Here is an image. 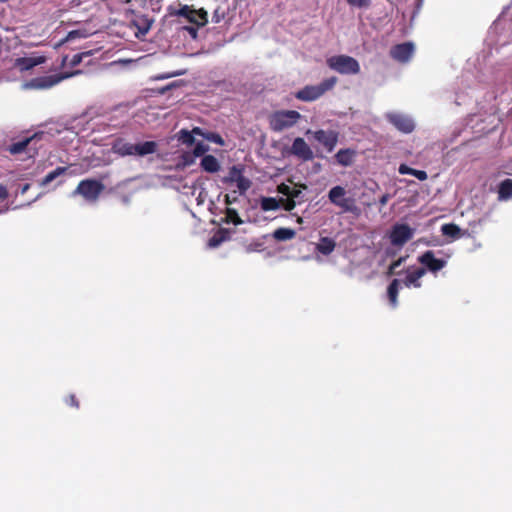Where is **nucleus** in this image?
<instances>
[{
    "label": "nucleus",
    "mask_w": 512,
    "mask_h": 512,
    "mask_svg": "<svg viewBox=\"0 0 512 512\" xmlns=\"http://www.w3.org/2000/svg\"><path fill=\"white\" fill-rule=\"evenodd\" d=\"M414 230L407 224H395L390 232V242L394 246H403L412 239Z\"/></svg>",
    "instance_id": "nucleus-8"
},
{
    "label": "nucleus",
    "mask_w": 512,
    "mask_h": 512,
    "mask_svg": "<svg viewBox=\"0 0 512 512\" xmlns=\"http://www.w3.org/2000/svg\"><path fill=\"white\" fill-rule=\"evenodd\" d=\"M390 197H391V196H390V194H388V193L383 194V195L380 197V199H379V204H380V206H381V207H384V206L388 203V201H389Z\"/></svg>",
    "instance_id": "nucleus-45"
},
{
    "label": "nucleus",
    "mask_w": 512,
    "mask_h": 512,
    "mask_svg": "<svg viewBox=\"0 0 512 512\" xmlns=\"http://www.w3.org/2000/svg\"><path fill=\"white\" fill-rule=\"evenodd\" d=\"M191 132L193 133V136H194V135H199V136L204 137V135H206V133H204V132L202 131V129H201V128H199V127H195V128H193Z\"/></svg>",
    "instance_id": "nucleus-49"
},
{
    "label": "nucleus",
    "mask_w": 512,
    "mask_h": 512,
    "mask_svg": "<svg viewBox=\"0 0 512 512\" xmlns=\"http://www.w3.org/2000/svg\"><path fill=\"white\" fill-rule=\"evenodd\" d=\"M301 118V114L295 110H279L273 112L269 117V126L274 132L293 127Z\"/></svg>",
    "instance_id": "nucleus-3"
},
{
    "label": "nucleus",
    "mask_w": 512,
    "mask_h": 512,
    "mask_svg": "<svg viewBox=\"0 0 512 512\" xmlns=\"http://www.w3.org/2000/svg\"><path fill=\"white\" fill-rule=\"evenodd\" d=\"M355 151L352 149H341L335 154L336 162L342 166H350L353 163Z\"/></svg>",
    "instance_id": "nucleus-18"
},
{
    "label": "nucleus",
    "mask_w": 512,
    "mask_h": 512,
    "mask_svg": "<svg viewBox=\"0 0 512 512\" xmlns=\"http://www.w3.org/2000/svg\"><path fill=\"white\" fill-rule=\"evenodd\" d=\"M400 281L394 279L391 281L387 288V296L392 307H396L398 304V293H399Z\"/></svg>",
    "instance_id": "nucleus-20"
},
{
    "label": "nucleus",
    "mask_w": 512,
    "mask_h": 512,
    "mask_svg": "<svg viewBox=\"0 0 512 512\" xmlns=\"http://www.w3.org/2000/svg\"><path fill=\"white\" fill-rule=\"evenodd\" d=\"M79 73L80 71H75L71 73H58L53 75L40 76L31 79L27 86L33 89H48L60 83L62 80Z\"/></svg>",
    "instance_id": "nucleus-7"
},
{
    "label": "nucleus",
    "mask_w": 512,
    "mask_h": 512,
    "mask_svg": "<svg viewBox=\"0 0 512 512\" xmlns=\"http://www.w3.org/2000/svg\"><path fill=\"white\" fill-rule=\"evenodd\" d=\"M225 234V231L220 230L217 234H215L209 239V246L213 248L219 246L223 241H225Z\"/></svg>",
    "instance_id": "nucleus-31"
},
{
    "label": "nucleus",
    "mask_w": 512,
    "mask_h": 512,
    "mask_svg": "<svg viewBox=\"0 0 512 512\" xmlns=\"http://www.w3.org/2000/svg\"><path fill=\"white\" fill-rule=\"evenodd\" d=\"M212 19H213V21H214V22H216V23H218V22L220 21V18H219V16L217 15V11H215V13H214V15H213V18H212Z\"/></svg>",
    "instance_id": "nucleus-52"
},
{
    "label": "nucleus",
    "mask_w": 512,
    "mask_h": 512,
    "mask_svg": "<svg viewBox=\"0 0 512 512\" xmlns=\"http://www.w3.org/2000/svg\"><path fill=\"white\" fill-rule=\"evenodd\" d=\"M414 54V45L411 42H405L394 45L390 49V56L401 63L408 62Z\"/></svg>",
    "instance_id": "nucleus-11"
},
{
    "label": "nucleus",
    "mask_w": 512,
    "mask_h": 512,
    "mask_svg": "<svg viewBox=\"0 0 512 512\" xmlns=\"http://www.w3.org/2000/svg\"><path fill=\"white\" fill-rule=\"evenodd\" d=\"M440 255H445V258H436L435 252L427 250L418 257V262L423 265V268L435 274L442 270L447 265V260L451 257V253H444L443 251L437 252Z\"/></svg>",
    "instance_id": "nucleus-6"
},
{
    "label": "nucleus",
    "mask_w": 512,
    "mask_h": 512,
    "mask_svg": "<svg viewBox=\"0 0 512 512\" xmlns=\"http://www.w3.org/2000/svg\"><path fill=\"white\" fill-rule=\"evenodd\" d=\"M413 168L409 167L408 165L406 164H401L398 168V172L401 174V175H411V172H412Z\"/></svg>",
    "instance_id": "nucleus-44"
},
{
    "label": "nucleus",
    "mask_w": 512,
    "mask_h": 512,
    "mask_svg": "<svg viewBox=\"0 0 512 512\" xmlns=\"http://www.w3.org/2000/svg\"><path fill=\"white\" fill-rule=\"evenodd\" d=\"M319 96L320 86H306L295 94V97L302 101H312Z\"/></svg>",
    "instance_id": "nucleus-15"
},
{
    "label": "nucleus",
    "mask_w": 512,
    "mask_h": 512,
    "mask_svg": "<svg viewBox=\"0 0 512 512\" xmlns=\"http://www.w3.org/2000/svg\"><path fill=\"white\" fill-rule=\"evenodd\" d=\"M178 140L187 146H191L195 143V138L191 131L182 129L178 133Z\"/></svg>",
    "instance_id": "nucleus-27"
},
{
    "label": "nucleus",
    "mask_w": 512,
    "mask_h": 512,
    "mask_svg": "<svg viewBox=\"0 0 512 512\" xmlns=\"http://www.w3.org/2000/svg\"><path fill=\"white\" fill-rule=\"evenodd\" d=\"M104 189L105 186L102 182L95 179H84L78 183L74 193L81 195L89 202H95Z\"/></svg>",
    "instance_id": "nucleus-5"
},
{
    "label": "nucleus",
    "mask_w": 512,
    "mask_h": 512,
    "mask_svg": "<svg viewBox=\"0 0 512 512\" xmlns=\"http://www.w3.org/2000/svg\"><path fill=\"white\" fill-rule=\"evenodd\" d=\"M38 138H39V135L38 134H34L31 137H27V138H25L23 140H20L18 142L12 143L11 145H9L8 151L12 155L20 154V153L26 151V149L29 147V145L34 143Z\"/></svg>",
    "instance_id": "nucleus-14"
},
{
    "label": "nucleus",
    "mask_w": 512,
    "mask_h": 512,
    "mask_svg": "<svg viewBox=\"0 0 512 512\" xmlns=\"http://www.w3.org/2000/svg\"><path fill=\"white\" fill-rule=\"evenodd\" d=\"M300 194H301V191L299 189H297L296 187H293V191L291 192L289 198H292L295 200L299 197Z\"/></svg>",
    "instance_id": "nucleus-48"
},
{
    "label": "nucleus",
    "mask_w": 512,
    "mask_h": 512,
    "mask_svg": "<svg viewBox=\"0 0 512 512\" xmlns=\"http://www.w3.org/2000/svg\"><path fill=\"white\" fill-rule=\"evenodd\" d=\"M260 207L263 211L277 210L280 208V201L273 197H263L260 201Z\"/></svg>",
    "instance_id": "nucleus-25"
},
{
    "label": "nucleus",
    "mask_w": 512,
    "mask_h": 512,
    "mask_svg": "<svg viewBox=\"0 0 512 512\" xmlns=\"http://www.w3.org/2000/svg\"><path fill=\"white\" fill-rule=\"evenodd\" d=\"M425 273L426 269L423 267L417 268L415 271L408 273L403 281L404 285L406 287L413 286L415 288H420L422 285L420 282V278L423 277Z\"/></svg>",
    "instance_id": "nucleus-16"
},
{
    "label": "nucleus",
    "mask_w": 512,
    "mask_h": 512,
    "mask_svg": "<svg viewBox=\"0 0 512 512\" xmlns=\"http://www.w3.org/2000/svg\"><path fill=\"white\" fill-rule=\"evenodd\" d=\"M315 250H316V251H320V244H317V245H316Z\"/></svg>",
    "instance_id": "nucleus-54"
},
{
    "label": "nucleus",
    "mask_w": 512,
    "mask_h": 512,
    "mask_svg": "<svg viewBox=\"0 0 512 512\" xmlns=\"http://www.w3.org/2000/svg\"><path fill=\"white\" fill-rule=\"evenodd\" d=\"M328 67L343 75H356L360 72L359 62L348 55H335L327 59Z\"/></svg>",
    "instance_id": "nucleus-4"
},
{
    "label": "nucleus",
    "mask_w": 512,
    "mask_h": 512,
    "mask_svg": "<svg viewBox=\"0 0 512 512\" xmlns=\"http://www.w3.org/2000/svg\"><path fill=\"white\" fill-rule=\"evenodd\" d=\"M30 188V184H24L21 188V194H25Z\"/></svg>",
    "instance_id": "nucleus-50"
},
{
    "label": "nucleus",
    "mask_w": 512,
    "mask_h": 512,
    "mask_svg": "<svg viewBox=\"0 0 512 512\" xmlns=\"http://www.w3.org/2000/svg\"><path fill=\"white\" fill-rule=\"evenodd\" d=\"M330 202L340 209V213H351L358 216L361 213L356 199L349 196L346 189L342 186L333 187L328 194Z\"/></svg>",
    "instance_id": "nucleus-2"
},
{
    "label": "nucleus",
    "mask_w": 512,
    "mask_h": 512,
    "mask_svg": "<svg viewBox=\"0 0 512 512\" xmlns=\"http://www.w3.org/2000/svg\"><path fill=\"white\" fill-rule=\"evenodd\" d=\"M512 197V179L503 180L498 186V198L508 200Z\"/></svg>",
    "instance_id": "nucleus-21"
},
{
    "label": "nucleus",
    "mask_w": 512,
    "mask_h": 512,
    "mask_svg": "<svg viewBox=\"0 0 512 512\" xmlns=\"http://www.w3.org/2000/svg\"><path fill=\"white\" fill-rule=\"evenodd\" d=\"M82 60V55L81 54H76L73 56L72 60H71V64L73 66L75 65H78Z\"/></svg>",
    "instance_id": "nucleus-47"
},
{
    "label": "nucleus",
    "mask_w": 512,
    "mask_h": 512,
    "mask_svg": "<svg viewBox=\"0 0 512 512\" xmlns=\"http://www.w3.org/2000/svg\"><path fill=\"white\" fill-rule=\"evenodd\" d=\"M225 203H226L227 205L232 204V200H231V198H230V196H229L228 194H227V195H225Z\"/></svg>",
    "instance_id": "nucleus-51"
},
{
    "label": "nucleus",
    "mask_w": 512,
    "mask_h": 512,
    "mask_svg": "<svg viewBox=\"0 0 512 512\" xmlns=\"http://www.w3.org/2000/svg\"><path fill=\"white\" fill-rule=\"evenodd\" d=\"M335 248V242L327 237H322V255L330 254Z\"/></svg>",
    "instance_id": "nucleus-32"
},
{
    "label": "nucleus",
    "mask_w": 512,
    "mask_h": 512,
    "mask_svg": "<svg viewBox=\"0 0 512 512\" xmlns=\"http://www.w3.org/2000/svg\"><path fill=\"white\" fill-rule=\"evenodd\" d=\"M441 232L443 235L458 239L461 237V229L454 223H447L441 226Z\"/></svg>",
    "instance_id": "nucleus-23"
},
{
    "label": "nucleus",
    "mask_w": 512,
    "mask_h": 512,
    "mask_svg": "<svg viewBox=\"0 0 512 512\" xmlns=\"http://www.w3.org/2000/svg\"><path fill=\"white\" fill-rule=\"evenodd\" d=\"M314 135L317 140H320V131H315Z\"/></svg>",
    "instance_id": "nucleus-53"
},
{
    "label": "nucleus",
    "mask_w": 512,
    "mask_h": 512,
    "mask_svg": "<svg viewBox=\"0 0 512 512\" xmlns=\"http://www.w3.org/2000/svg\"><path fill=\"white\" fill-rule=\"evenodd\" d=\"M68 167L59 166L53 171L49 172L40 182V186H47L49 183L54 181L60 175L66 173Z\"/></svg>",
    "instance_id": "nucleus-24"
},
{
    "label": "nucleus",
    "mask_w": 512,
    "mask_h": 512,
    "mask_svg": "<svg viewBox=\"0 0 512 512\" xmlns=\"http://www.w3.org/2000/svg\"><path fill=\"white\" fill-rule=\"evenodd\" d=\"M280 207H282L286 211H291L296 206V201L292 198H280Z\"/></svg>",
    "instance_id": "nucleus-33"
},
{
    "label": "nucleus",
    "mask_w": 512,
    "mask_h": 512,
    "mask_svg": "<svg viewBox=\"0 0 512 512\" xmlns=\"http://www.w3.org/2000/svg\"><path fill=\"white\" fill-rule=\"evenodd\" d=\"M38 62L33 58L22 57L16 60V66L22 70H28L36 66Z\"/></svg>",
    "instance_id": "nucleus-29"
},
{
    "label": "nucleus",
    "mask_w": 512,
    "mask_h": 512,
    "mask_svg": "<svg viewBox=\"0 0 512 512\" xmlns=\"http://www.w3.org/2000/svg\"><path fill=\"white\" fill-rule=\"evenodd\" d=\"M337 77L333 76V77H329L325 80L322 81V94L325 92V91H328L330 89H332L334 87V85L337 83Z\"/></svg>",
    "instance_id": "nucleus-35"
},
{
    "label": "nucleus",
    "mask_w": 512,
    "mask_h": 512,
    "mask_svg": "<svg viewBox=\"0 0 512 512\" xmlns=\"http://www.w3.org/2000/svg\"><path fill=\"white\" fill-rule=\"evenodd\" d=\"M234 183H236L240 194H244L251 187V181L243 175V172L240 176H237V180Z\"/></svg>",
    "instance_id": "nucleus-28"
},
{
    "label": "nucleus",
    "mask_w": 512,
    "mask_h": 512,
    "mask_svg": "<svg viewBox=\"0 0 512 512\" xmlns=\"http://www.w3.org/2000/svg\"><path fill=\"white\" fill-rule=\"evenodd\" d=\"M411 175L415 176L420 181H425L428 178V175H427L426 171H424V170H417V169H414V168H413V170L411 172Z\"/></svg>",
    "instance_id": "nucleus-43"
},
{
    "label": "nucleus",
    "mask_w": 512,
    "mask_h": 512,
    "mask_svg": "<svg viewBox=\"0 0 512 512\" xmlns=\"http://www.w3.org/2000/svg\"><path fill=\"white\" fill-rule=\"evenodd\" d=\"M386 118L389 123H391L402 133H411L415 128L413 120L406 115L399 113H389L387 114Z\"/></svg>",
    "instance_id": "nucleus-9"
},
{
    "label": "nucleus",
    "mask_w": 512,
    "mask_h": 512,
    "mask_svg": "<svg viewBox=\"0 0 512 512\" xmlns=\"http://www.w3.org/2000/svg\"><path fill=\"white\" fill-rule=\"evenodd\" d=\"M201 27H197V25H190V26H185L184 27V30L188 32V34L193 38V39H196L198 37V30L200 29Z\"/></svg>",
    "instance_id": "nucleus-41"
},
{
    "label": "nucleus",
    "mask_w": 512,
    "mask_h": 512,
    "mask_svg": "<svg viewBox=\"0 0 512 512\" xmlns=\"http://www.w3.org/2000/svg\"><path fill=\"white\" fill-rule=\"evenodd\" d=\"M65 402L67 405L71 406V407H74L76 409L79 408V401L77 399V397L75 396V394H70L66 399H65Z\"/></svg>",
    "instance_id": "nucleus-42"
},
{
    "label": "nucleus",
    "mask_w": 512,
    "mask_h": 512,
    "mask_svg": "<svg viewBox=\"0 0 512 512\" xmlns=\"http://www.w3.org/2000/svg\"><path fill=\"white\" fill-rule=\"evenodd\" d=\"M277 191L286 196V197H289L291 192L293 191V187L289 186V185H286L284 183L280 184L278 187H277Z\"/></svg>",
    "instance_id": "nucleus-40"
},
{
    "label": "nucleus",
    "mask_w": 512,
    "mask_h": 512,
    "mask_svg": "<svg viewBox=\"0 0 512 512\" xmlns=\"http://www.w3.org/2000/svg\"><path fill=\"white\" fill-rule=\"evenodd\" d=\"M347 3L350 6H354V7H358V8H363V7L370 6L371 0H347Z\"/></svg>",
    "instance_id": "nucleus-38"
},
{
    "label": "nucleus",
    "mask_w": 512,
    "mask_h": 512,
    "mask_svg": "<svg viewBox=\"0 0 512 512\" xmlns=\"http://www.w3.org/2000/svg\"><path fill=\"white\" fill-rule=\"evenodd\" d=\"M200 166L202 170L208 173H216L220 170V163L213 155H204L201 159Z\"/></svg>",
    "instance_id": "nucleus-17"
},
{
    "label": "nucleus",
    "mask_w": 512,
    "mask_h": 512,
    "mask_svg": "<svg viewBox=\"0 0 512 512\" xmlns=\"http://www.w3.org/2000/svg\"><path fill=\"white\" fill-rule=\"evenodd\" d=\"M405 259V257H400L397 260L393 261L388 268L387 274H396V269L405 261Z\"/></svg>",
    "instance_id": "nucleus-37"
},
{
    "label": "nucleus",
    "mask_w": 512,
    "mask_h": 512,
    "mask_svg": "<svg viewBox=\"0 0 512 512\" xmlns=\"http://www.w3.org/2000/svg\"><path fill=\"white\" fill-rule=\"evenodd\" d=\"M8 197V191L6 187L0 185V200H4Z\"/></svg>",
    "instance_id": "nucleus-46"
},
{
    "label": "nucleus",
    "mask_w": 512,
    "mask_h": 512,
    "mask_svg": "<svg viewBox=\"0 0 512 512\" xmlns=\"http://www.w3.org/2000/svg\"><path fill=\"white\" fill-rule=\"evenodd\" d=\"M169 16L184 18L191 25L204 27L208 23V12L204 8L195 9L193 5L180 4V7H168Z\"/></svg>",
    "instance_id": "nucleus-1"
},
{
    "label": "nucleus",
    "mask_w": 512,
    "mask_h": 512,
    "mask_svg": "<svg viewBox=\"0 0 512 512\" xmlns=\"http://www.w3.org/2000/svg\"><path fill=\"white\" fill-rule=\"evenodd\" d=\"M158 144L155 141L134 143L132 156L144 157L157 151Z\"/></svg>",
    "instance_id": "nucleus-13"
},
{
    "label": "nucleus",
    "mask_w": 512,
    "mask_h": 512,
    "mask_svg": "<svg viewBox=\"0 0 512 512\" xmlns=\"http://www.w3.org/2000/svg\"><path fill=\"white\" fill-rule=\"evenodd\" d=\"M134 143L128 142L123 137H117L111 144V150L120 157L132 156Z\"/></svg>",
    "instance_id": "nucleus-12"
},
{
    "label": "nucleus",
    "mask_w": 512,
    "mask_h": 512,
    "mask_svg": "<svg viewBox=\"0 0 512 512\" xmlns=\"http://www.w3.org/2000/svg\"><path fill=\"white\" fill-rule=\"evenodd\" d=\"M204 138L210 142H213V143H216L219 145L224 144L223 138L218 133L208 132V133H206V135H204Z\"/></svg>",
    "instance_id": "nucleus-36"
},
{
    "label": "nucleus",
    "mask_w": 512,
    "mask_h": 512,
    "mask_svg": "<svg viewBox=\"0 0 512 512\" xmlns=\"http://www.w3.org/2000/svg\"><path fill=\"white\" fill-rule=\"evenodd\" d=\"M195 158L196 157L193 155V153H190V152H186L181 156L182 163L184 166L192 165L195 161Z\"/></svg>",
    "instance_id": "nucleus-39"
},
{
    "label": "nucleus",
    "mask_w": 512,
    "mask_h": 512,
    "mask_svg": "<svg viewBox=\"0 0 512 512\" xmlns=\"http://www.w3.org/2000/svg\"><path fill=\"white\" fill-rule=\"evenodd\" d=\"M209 150V146L203 142L196 143L192 153L195 157L203 156Z\"/></svg>",
    "instance_id": "nucleus-34"
},
{
    "label": "nucleus",
    "mask_w": 512,
    "mask_h": 512,
    "mask_svg": "<svg viewBox=\"0 0 512 512\" xmlns=\"http://www.w3.org/2000/svg\"><path fill=\"white\" fill-rule=\"evenodd\" d=\"M242 172L243 169L240 166L234 165L229 169L228 175L223 177L221 181L224 184L230 185L237 180V176H240Z\"/></svg>",
    "instance_id": "nucleus-26"
},
{
    "label": "nucleus",
    "mask_w": 512,
    "mask_h": 512,
    "mask_svg": "<svg viewBox=\"0 0 512 512\" xmlns=\"http://www.w3.org/2000/svg\"><path fill=\"white\" fill-rule=\"evenodd\" d=\"M338 142V133L335 131H323L322 130V145L331 152Z\"/></svg>",
    "instance_id": "nucleus-19"
},
{
    "label": "nucleus",
    "mask_w": 512,
    "mask_h": 512,
    "mask_svg": "<svg viewBox=\"0 0 512 512\" xmlns=\"http://www.w3.org/2000/svg\"><path fill=\"white\" fill-rule=\"evenodd\" d=\"M226 223H233L234 225H240L243 223L242 219L238 215V212L233 208L226 209Z\"/></svg>",
    "instance_id": "nucleus-30"
},
{
    "label": "nucleus",
    "mask_w": 512,
    "mask_h": 512,
    "mask_svg": "<svg viewBox=\"0 0 512 512\" xmlns=\"http://www.w3.org/2000/svg\"><path fill=\"white\" fill-rule=\"evenodd\" d=\"M296 231L292 228L281 227L273 232V238L277 241H287L295 237Z\"/></svg>",
    "instance_id": "nucleus-22"
},
{
    "label": "nucleus",
    "mask_w": 512,
    "mask_h": 512,
    "mask_svg": "<svg viewBox=\"0 0 512 512\" xmlns=\"http://www.w3.org/2000/svg\"><path fill=\"white\" fill-rule=\"evenodd\" d=\"M288 152L290 155H293L302 161H308L313 158V152L310 146L301 137L294 139Z\"/></svg>",
    "instance_id": "nucleus-10"
}]
</instances>
